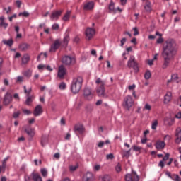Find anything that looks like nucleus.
Masks as SVG:
<instances>
[{"instance_id": "16", "label": "nucleus", "mask_w": 181, "mask_h": 181, "mask_svg": "<svg viewBox=\"0 0 181 181\" xmlns=\"http://www.w3.org/2000/svg\"><path fill=\"white\" fill-rule=\"evenodd\" d=\"M175 144H180L181 142V129L177 127L175 132Z\"/></svg>"}, {"instance_id": "28", "label": "nucleus", "mask_w": 181, "mask_h": 181, "mask_svg": "<svg viewBox=\"0 0 181 181\" xmlns=\"http://www.w3.org/2000/svg\"><path fill=\"white\" fill-rule=\"evenodd\" d=\"M47 142H49V138L46 136H42L41 139L42 146H45V145H47Z\"/></svg>"}, {"instance_id": "47", "label": "nucleus", "mask_w": 181, "mask_h": 181, "mask_svg": "<svg viewBox=\"0 0 181 181\" xmlns=\"http://www.w3.org/2000/svg\"><path fill=\"white\" fill-rule=\"evenodd\" d=\"M60 90H66V83L62 82L59 86Z\"/></svg>"}, {"instance_id": "45", "label": "nucleus", "mask_w": 181, "mask_h": 181, "mask_svg": "<svg viewBox=\"0 0 181 181\" xmlns=\"http://www.w3.org/2000/svg\"><path fill=\"white\" fill-rule=\"evenodd\" d=\"M18 16H25V18H28V16H29V13L27 11L19 13Z\"/></svg>"}, {"instance_id": "35", "label": "nucleus", "mask_w": 181, "mask_h": 181, "mask_svg": "<svg viewBox=\"0 0 181 181\" xmlns=\"http://www.w3.org/2000/svg\"><path fill=\"white\" fill-rule=\"evenodd\" d=\"M171 78L173 81H177V83H179V81H177V80H179V76L177 75V74H173L171 75Z\"/></svg>"}, {"instance_id": "63", "label": "nucleus", "mask_w": 181, "mask_h": 181, "mask_svg": "<svg viewBox=\"0 0 181 181\" xmlns=\"http://www.w3.org/2000/svg\"><path fill=\"white\" fill-rule=\"evenodd\" d=\"M115 169H116V172H121V165H117Z\"/></svg>"}, {"instance_id": "56", "label": "nucleus", "mask_w": 181, "mask_h": 181, "mask_svg": "<svg viewBox=\"0 0 181 181\" xmlns=\"http://www.w3.org/2000/svg\"><path fill=\"white\" fill-rule=\"evenodd\" d=\"M106 158L108 159H114V154L110 153L106 156Z\"/></svg>"}, {"instance_id": "23", "label": "nucleus", "mask_w": 181, "mask_h": 181, "mask_svg": "<svg viewBox=\"0 0 181 181\" xmlns=\"http://www.w3.org/2000/svg\"><path fill=\"white\" fill-rule=\"evenodd\" d=\"M165 146H166V144H165V141H158L156 144V149H158V150L163 149Z\"/></svg>"}, {"instance_id": "19", "label": "nucleus", "mask_w": 181, "mask_h": 181, "mask_svg": "<svg viewBox=\"0 0 181 181\" xmlns=\"http://www.w3.org/2000/svg\"><path fill=\"white\" fill-rule=\"evenodd\" d=\"M171 100H172V92L168 91L164 96L165 104H168V103H170Z\"/></svg>"}, {"instance_id": "57", "label": "nucleus", "mask_w": 181, "mask_h": 181, "mask_svg": "<svg viewBox=\"0 0 181 181\" xmlns=\"http://www.w3.org/2000/svg\"><path fill=\"white\" fill-rule=\"evenodd\" d=\"M22 81H23V77H22V76H18V77H17L16 82H17V83H22Z\"/></svg>"}, {"instance_id": "8", "label": "nucleus", "mask_w": 181, "mask_h": 181, "mask_svg": "<svg viewBox=\"0 0 181 181\" xmlns=\"http://www.w3.org/2000/svg\"><path fill=\"white\" fill-rule=\"evenodd\" d=\"M86 40H91L94 35H95V30L94 28H88L85 32Z\"/></svg>"}, {"instance_id": "50", "label": "nucleus", "mask_w": 181, "mask_h": 181, "mask_svg": "<svg viewBox=\"0 0 181 181\" xmlns=\"http://www.w3.org/2000/svg\"><path fill=\"white\" fill-rule=\"evenodd\" d=\"M133 30H134V36H138V35H139V31H138V28L134 27L133 28Z\"/></svg>"}, {"instance_id": "31", "label": "nucleus", "mask_w": 181, "mask_h": 181, "mask_svg": "<svg viewBox=\"0 0 181 181\" xmlns=\"http://www.w3.org/2000/svg\"><path fill=\"white\" fill-rule=\"evenodd\" d=\"M4 45H6L7 46H9L10 47L13 45V40L12 39L10 40H3Z\"/></svg>"}, {"instance_id": "60", "label": "nucleus", "mask_w": 181, "mask_h": 181, "mask_svg": "<svg viewBox=\"0 0 181 181\" xmlns=\"http://www.w3.org/2000/svg\"><path fill=\"white\" fill-rule=\"evenodd\" d=\"M16 4L18 8H21V6L22 5V1L17 0L16 1Z\"/></svg>"}, {"instance_id": "15", "label": "nucleus", "mask_w": 181, "mask_h": 181, "mask_svg": "<svg viewBox=\"0 0 181 181\" xmlns=\"http://www.w3.org/2000/svg\"><path fill=\"white\" fill-rule=\"evenodd\" d=\"M84 126L83 124H76L74 128V131L75 132H78V134H83L84 132Z\"/></svg>"}, {"instance_id": "39", "label": "nucleus", "mask_w": 181, "mask_h": 181, "mask_svg": "<svg viewBox=\"0 0 181 181\" xmlns=\"http://www.w3.org/2000/svg\"><path fill=\"white\" fill-rule=\"evenodd\" d=\"M171 179L174 181H180V177H179V175L176 174L172 175Z\"/></svg>"}, {"instance_id": "54", "label": "nucleus", "mask_w": 181, "mask_h": 181, "mask_svg": "<svg viewBox=\"0 0 181 181\" xmlns=\"http://www.w3.org/2000/svg\"><path fill=\"white\" fill-rule=\"evenodd\" d=\"M52 28L53 30H59V24L55 23L52 25Z\"/></svg>"}, {"instance_id": "43", "label": "nucleus", "mask_w": 181, "mask_h": 181, "mask_svg": "<svg viewBox=\"0 0 181 181\" xmlns=\"http://www.w3.org/2000/svg\"><path fill=\"white\" fill-rule=\"evenodd\" d=\"M158 127V120H154L153 122H152V124H151V129H156Z\"/></svg>"}, {"instance_id": "18", "label": "nucleus", "mask_w": 181, "mask_h": 181, "mask_svg": "<svg viewBox=\"0 0 181 181\" xmlns=\"http://www.w3.org/2000/svg\"><path fill=\"white\" fill-rule=\"evenodd\" d=\"M9 26V24L6 23V18L4 16H0V28H3V29H6Z\"/></svg>"}, {"instance_id": "25", "label": "nucleus", "mask_w": 181, "mask_h": 181, "mask_svg": "<svg viewBox=\"0 0 181 181\" xmlns=\"http://www.w3.org/2000/svg\"><path fill=\"white\" fill-rule=\"evenodd\" d=\"M109 11L112 13H117V9L115 8V4L112 1H110L109 4Z\"/></svg>"}, {"instance_id": "5", "label": "nucleus", "mask_w": 181, "mask_h": 181, "mask_svg": "<svg viewBox=\"0 0 181 181\" xmlns=\"http://www.w3.org/2000/svg\"><path fill=\"white\" fill-rule=\"evenodd\" d=\"M132 105H134V99L132 98V96L131 95L126 96L123 101L124 108H125V110H127V111H129Z\"/></svg>"}, {"instance_id": "21", "label": "nucleus", "mask_w": 181, "mask_h": 181, "mask_svg": "<svg viewBox=\"0 0 181 181\" xmlns=\"http://www.w3.org/2000/svg\"><path fill=\"white\" fill-rule=\"evenodd\" d=\"M31 177H33V180L34 181H42V177L37 173L33 172L30 175Z\"/></svg>"}, {"instance_id": "59", "label": "nucleus", "mask_w": 181, "mask_h": 181, "mask_svg": "<svg viewBox=\"0 0 181 181\" xmlns=\"http://www.w3.org/2000/svg\"><path fill=\"white\" fill-rule=\"evenodd\" d=\"M105 143L104 141H100L98 144V148H103V146H104V144Z\"/></svg>"}, {"instance_id": "9", "label": "nucleus", "mask_w": 181, "mask_h": 181, "mask_svg": "<svg viewBox=\"0 0 181 181\" xmlns=\"http://www.w3.org/2000/svg\"><path fill=\"white\" fill-rule=\"evenodd\" d=\"M83 95H84V98L88 100H93V97H94V94L93 93V92H91V88H84Z\"/></svg>"}, {"instance_id": "1", "label": "nucleus", "mask_w": 181, "mask_h": 181, "mask_svg": "<svg viewBox=\"0 0 181 181\" xmlns=\"http://www.w3.org/2000/svg\"><path fill=\"white\" fill-rule=\"evenodd\" d=\"M177 44L176 41L172 38H169L165 40L163 47V52L161 53L163 59H164V63L163 64V69H166L170 60H173L177 54Z\"/></svg>"}, {"instance_id": "17", "label": "nucleus", "mask_w": 181, "mask_h": 181, "mask_svg": "<svg viewBox=\"0 0 181 181\" xmlns=\"http://www.w3.org/2000/svg\"><path fill=\"white\" fill-rule=\"evenodd\" d=\"M93 177H94V175L93 173L88 172L85 175H83L82 177L83 181H91L93 180Z\"/></svg>"}, {"instance_id": "20", "label": "nucleus", "mask_w": 181, "mask_h": 181, "mask_svg": "<svg viewBox=\"0 0 181 181\" xmlns=\"http://www.w3.org/2000/svg\"><path fill=\"white\" fill-rule=\"evenodd\" d=\"M30 61V56L29 54H25L21 58V64H28Z\"/></svg>"}, {"instance_id": "36", "label": "nucleus", "mask_w": 181, "mask_h": 181, "mask_svg": "<svg viewBox=\"0 0 181 181\" xmlns=\"http://www.w3.org/2000/svg\"><path fill=\"white\" fill-rule=\"evenodd\" d=\"M152 77V74L151 73V71H147L144 74V78L146 80H149Z\"/></svg>"}, {"instance_id": "30", "label": "nucleus", "mask_w": 181, "mask_h": 181, "mask_svg": "<svg viewBox=\"0 0 181 181\" xmlns=\"http://www.w3.org/2000/svg\"><path fill=\"white\" fill-rule=\"evenodd\" d=\"M33 100H35L34 96H28L27 100H25L26 105H30V104H32Z\"/></svg>"}, {"instance_id": "13", "label": "nucleus", "mask_w": 181, "mask_h": 181, "mask_svg": "<svg viewBox=\"0 0 181 181\" xmlns=\"http://www.w3.org/2000/svg\"><path fill=\"white\" fill-rule=\"evenodd\" d=\"M60 47V42L59 40H55V42L51 45V47L49 49L50 53H54L56 52L57 49H59Z\"/></svg>"}, {"instance_id": "55", "label": "nucleus", "mask_w": 181, "mask_h": 181, "mask_svg": "<svg viewBox=\"0 0 181 181\" xmlns=\"http://www.w3.org/2000/svg\"><path fill=\"white\" fill-rule=\"evenodd\" d=\"M23 112L25 115H29V114H32V112H30V110H25V109H23Z\"/></svg>"}, {"instance_id": "14", "label": "nucleus", "mask_w": 181, "mask_h": 181, "mask_svg": "<svg viewBox=\"0 0 181 181\" xmlns=\"http://www.w3.org/2000/svg\"><path fill=\"white\" fill-rule=\"evenodd\" d=\"M43 112V109L42 107V105H37L33 112V115L35 117H39L42 113Z\"/></svg>"}, {"instance_id": "22", "label": "nucleus", "mask_w": 181, "mask_h": 181, "mask_svg": "<svg viewBox=\"0 0 181 181\" xmlns=\"http://www.w3.org/2000/svg\"><path fill=\"white\" fill-rule=\"evenodd\" d=\"M94 8V2L90 1L87 4H86L83 6V9L85 11H91V9Z\"/></svg>"}, {"instance_id": "29", "label": "nucleus", "mask_w": 181, "mask_h": 181, "mask_svg": "<svg viewBox=\"0 0 181 181\" xmlns=\"http://www.w3.org/2000/svg\"><path fill=\"white\" fill-rule=\"evenodd\" d=\"M144 9L147 12H151L152 11V6H151V2L147 1L146 5L144 6Z\"/></svg>"}, {"instance_id": "27", "label": "nucleus", "mask_w": 181, "mask_h": 181, "mask_svg": "<svg viewBox=\"0 0 181 181\" xmlns=\"http://www.w3.org/2000/svg\"><path fill=\"white\" fill-rule=\"evenodd\" d=\"M164 123L165 125H169V127H171V125H173V119H170V117H165L164 119Z\"/></svg>"}, {"instance_id": "44", "label": "nucleus", "mask_w": 181, "mask_h": 181, "mask_svg": "<svg viewBox=\"0 0 181 181\" xmlns=\"http://www.w3.org/2000/svg\"><path fill=\"white\" fill-rule=\"evenodd\" d=\"M143 110L144 111H145V110H146L147 111H151V110H152V106H151V105L147 103L144 105V107Z\"/></svg>"}, {"instance_id": "41", "label": "nucleus", "mask_w": 181, "mask_h": 181, "mask_svg": "<svg viewBox=\"0 0 181 181\" xmlns=\"http://www.w3.org/2000/svg\"><path fill=\"white\" fill-rule=\"evenodd\" d=\"M40 172L43 177H46V176H47V170H46V168H42Z\"/></svg>"}, {"instance_id": "12", "label": "nucleus", "mask_w": 181, "mask_h": 181, "mask_svg": "<svg viewBox=\"0 0 181 181\" xmlns=\"http://www.w3.org/2000/svg\"><path fill=\"white\" fill-rule=\"evenodd\" d=\"M64 76H66V68L64 66L61 65L58 68V77H59V78H63Z\"/></svg>"}, {"instance_id": "3", "label": "nucleus", "mask_w": 181, "mask_h": 181, "mask_svg": "<svg viewBox=\"0 0 181 181\" xmlns=\"http://www.w3.org/2000/svg\"><path fill=\"white\" fill-rule=\"evenodd\" d=\"M95 83L97 84L96 93L98 97L107 98L108 95L105 94V82L103 81L101 78H98V79H96Z\"/></svg>"}, {"instance_id": "26", "label": "nucleus", "mask_w": 181, "mask_h": 181, "mask_svg": "<svg viewBox=\"0 0 181 181\" xmlns=\"http://www.w3.org/2000/svg\"><path fill=\"white\" fill-rule=\"evenodd\" d=\"M25 132L29 135V136H35V129L28 127V129H25Z\"/></svg>"}, {"instance_id": "2", "label": "nucleus", "mask_w": 181, "mask_h": 181, "mask_svg": "<svg viewBox=\"0 0 181 181\" xmlns=\"http://www.w3.org/2000/svg\"><path fill=\"white\" fill-rule=\"evenodd\" d=\"M83 87V77L77 76L74 78L71 84V90L74 94H77Z\"/></svg>"}, {"instance_id": "58", "label": "nucleus", "mask_w": 181, "mask_h": 181, "mask_svg": "<svg viewBox=\"0 0 181 181\" xmlns=\"http://www.w3.org/2000/svg\"><path fill=\"white\" fill-rule=\"evenodd\" d=\"M158 166H160V168H163L165 167V163L163 160H160L158 163Z\"/></svg>"}, {"instance_id": "33", "label": "nucleus", "mask_w": 181, "mask_h": 181, "mask_svg": "<svg viewBox=\"0 0 181 181\" xmlns=\"http://www.w3.org/2000/svg\"><path fill=\"white\" fill-rule=\"evenodd\" d=\"M70 13H71V11H68L66 14L63 17V21H64L65 22H67V21H69V18H70Z\"/></svg>"}, {"instance_id": "64", "label": "nucleus", "mask_w": 181, "mask_h": 181, "mask_svg": "<svg viewBox=\"0 0 181 181\" xmlns=\"http://www.w3.org/2000/svg\"><path fill=\"white\" fill-rule=\"evenodd\" d=\"M157 43L160 44V43H163V38L160 37L157 40Z\"/></svg>"}, {"instance_id": "48", "label": "nucleus", "mask_w": 181, "mask_h": 181, "mask_svg": "<svg viewBox=\"0 0 181 181\" xmlns=\"http://www.w3.org/2000/svg\"><path fill=\"white\" fill-rule=\"evenodd\" d=\"M132 148H133V151H134L135 152H139L142 149V148L138 146H134Z\"/></svg>"}, {"instance_id": "37", "label": "nucleus", "mask_w": 181, "mask_h": 181, "mask_svg": "<svg viewBox=\"0 0 181 181\" xmlns=\"http://www.w3.org/2000/svg\"><path fill=\"white\" fill-rule=\"evenodd\" d=\"M41 57H42V59H46V57H47V54L45 52V53H41L40 55H38L37 58L38 62H40Z\"/></svg>"}, {"instance_id": "51", "label": "nucleus", "mask_w": 181, "mask_h": 181, "mask_svg": "<svg viewBox=\"0 0 181 181\" xmlns=\"http://www.w3.org/2000/svg\"><path fill=\"white\" fill-rule=\"evenodd\" d=\"M101 169V165H94L93 167V170L95 171V172H98V170H100Z\"/></svg>"}, {"instance_id": "7", "label": "nucleus", "mask_w": 181, "mask_h": 181, "mask_svg": "<svg viewBox=\"0 0 181 181\" xmlns=\"http://www.w3.org/2000/svg\"><path fill=\"white\" fill-rule=\"evenodd\" d=\"M125 181H139V176H138L136 172L132 171L131 174L125 175Z\"/></svg>"}, {"instance_id": "10", "label": "nucleus", "mask_w": 181, "mask_h": 181, "mask_svg": "<svg viewBox=\"0 0 181 181\" xmlns=\"http://www.w3.org/2000/svg\"><path fill=\"white\" fill-rule=\"evenodd\" d=\"M62 13H63L62 10L53 11L50 15V19L52 21H57L60 16H62Z\"/></svg>"}, {"instance_id": "46", "label": "nucleus", "mask_w": 181, "mask_h": 181, "mask_svg": "<svg viewBox=\"0 0 181 181\" xmlns=\"http://www.w3.org/2000/svg\"><path fill=\"white\" fill-rule=\"evenodd\" d=\"M130 153H131V149H129V150H128V151H124L123 156H124L125 158H129Z\"/></svg>"}, {"instance_id": "49", "label": "nucleus", "mask_w": 181, "mask_h": 181, "mask_svg": "<svg viewBox=\"0 0 181 181\" xmlns=\"http://www.w3.org/2000/svg\"><path fill=\"white\" fill-rule=\"evenodd\" d=\"M19 115H21V112L20 111L14 112L13 114V118H18Z\"/></svg>"}, {"instance_id": "4", "label": "nucleus", "mask_w": 181, "mask_h": 181, "mask_svg": "<svg viewBox=\"0 0 181 181\" xmlns=\"http://www.w3.org/2000/svg\"><path fill=\"white\" fill-rule=\"evenodd\" d=\"M127 67L129 69L132 68L134 71L138 73L139 71V67L138 66V62L135 61V57L134 55H131L129 59L127 62Z\"/></svg>"}, {"instance_id": "38", "label": "nucleus", "mask_w": 181, "mask_h": 181, "mask_svg": "<svg viewBox=\"0 0 181 181\" xmlns=\"http://www.w3.org/2000/svg\"><path fill=\"white\" fill-rule=\"evenodd\" d=\"M111 176L109 175H105L103 177H102V181H112Z\"/></svg>"}, {"instance_id": "53", "label": "nucleus", "mask_w": 181, "mask_h": 181, "mask_svg": "<svg viewBox=\"0 0 181 181\" xmlns=\"http://www.w3.org/2000/svg\"><path fill=\"white\" fill-rule=\"evenodd\" d=\"M169 156H170V154L167 153L165 154V156L163 158V161L166 162V160H168V159H169Z\"/></svg>"}, {"instance_id": "6", "label": "nucleus", "mask_w": 181, "mask_h": 181, "mask_svg": "<svg viewBox=\"0 0 181 181\" xmlns=\"http://www.w3.org/2000/svg\"><path fill=\"white\" fill-rule=\"evenodd\" d=\"M62 62L65 66H70V64H74V63H76V58L70 56H64L62 58Z\"/></svg>"}, {"instance_id": "61", "label": "nucleus", "mask_w": 181, "mask_h": 181, "mask_svg": "<svg viewBox=\"0 0 181 181\" xmlns=\"http://www.w3.org/2000/svg\"><path fill=\"white\" fill-rule=\"evenodd\" d=\"M135 87H136L135 84H132L131 86H129L128 89L129 90H135Z\"/></svg>"}, {"instance_id": "52", "label": "nucleus", "mask_w": 181, "mask_h": 181, "mask_svg": "<svg viewBox=\"0 0 181 181\" xmlns=\"http://www.w3.org/2000/svg\"><path fill=\"white\" fill-rule=\"evenodd\" d=\"M3 11H5V12L6 13H9V12H11V11H12V8H11V6H8V8L4 7L3 8Z\"/></svg>"}, {"instance_id": "11", "label": "nucleus", "mask_w": 181, "mask_h": 181, "mask_svg": "<svg viewBox=\"0 0 181 181\" xmlns=\"http://www.w3.org/2000/svg\"><path fill=\"white\" fill-rule=\"evenodd\" d=\"M11 101H12V95L8 92H7L4 95L3 103L4 105H9Z\"/></svg>"}, {"instance_id": "42", "label": "nucleus", "mask_w": 181, "mask_h": 181, "mask_svg": "<svg viewBox=\"0 0 181 181\" xmlns=\"http://www.w3.org/2000/svg\"><path fill=\"white\" fill-rule=\"evenodd\" d=\"M77 169H78V165H70L69 166V170L70 172H74L76 170H77Z\"/></svg>"}, {"instance_id": "24", "label": "nucleus", "mask_w": 181, "mask_h": 181, "mask_svg": "<svg viewBox=\"0 0 181 181\" xmlns=\"http://www.w3.org/2000/svg\"><path fill=\"white\" fill-rule=\"evenodd\" d=\"M18 47L21 52H26V50H28L30 46L27 43H22L19 45Z\"/></svg>"}, {"instance_id": "32", "label": "nucleus", "mask_w": 181, "mask_h": 181, "mask_svg": "<svg viewBox=\"0 0 181 181\" xmlns=\"http://www.w3.org/2000/svg\"><path fill=\"white\" fill-rule=\"evenodd\" d=\"M63 42L65 46H67V45H69V42H70V35H69V34H66L64 36Z\"/></svg>"}, {"instance_id": "34", "label": "nucleus", "mask_w": 181, "mask_h": 181, "mask_svg": "<svg viewBox=\"0 0 181 181\" xmlns=\"http://www.w3.org/2000/svg\"><path fill=\"white\" fill-rule=\"evenodd\" d=\"M24 93L26 94L27 97H29V95L30 93H32V88H29L28 89H26V86H23Z\"/></svg>"}, {"instance_id": "62", "label": "nucleus", "mask_w": 181, "mask_h": 181, "mask_svg": "<svg viewBox=\"0 0 181 181\" xmlns=\"http://www.w3.org/2000/svg\"><path fill=\"white\" fill-rule=\"evenodd\" d=\"M24 180L25 181H30L31 180L30 177H29L28 175H25Z\"/></svg>"}, {"instance_id": "40", "label": "nucleus", "mask_w": 181, "mask_h": 181, "mask_svg": "<svg viewBox=\"0 0 181 181\" xmlns=\"http://www.w3.org/2000/svg\"><path fill=\"white\" fill-rule=\"evenodd\" d=\"M23 75L25 77H31L32 76V71L31 70H27L24 71Z\"/></svg>"}]
</instances>
